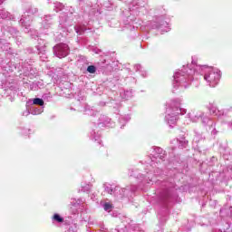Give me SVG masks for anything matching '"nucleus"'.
<instances>
[{
  "mask_svg": "<svg viewBox=\"0 0 232 232\" xmlns=\"http://www.w3.org/2000/svg\"><path fill=\"white\" fill-rule=\"evenodd\" d=\"M215 75H217V73L211 72L209 75L206 74L204 76V79H205V81H208L209 82H213V81H215V78H213V77H215Z\"/></svg>",
  "mask_w": 232,
  "mask_h": 232,
  "instance_id": "f257e3e1",
  "label": "nucleus"
},
{
  "mask_svg": "<svg viewBox=\"0 0 232 232\" xmlns=\"http://www.w3.org/2000/svg\"><path fill=\"white\" fill-rule=\"evenodd\" d=\"M33 103L36 104L37 106H44V101H43L41 98L34 99Z\"/></svg>",
  "mask_w": 232,
  "mask_h": 232,
  "instance_id": "f03ea898",
  "label": "nucleus"
},
{
  "mask_svg": "<svg viewBox=\"0 0 232 232\" xmlns=\"http://www.w3.org/2000/svg\"><path fill=\"white\" fill-rule=\"evenodd\" d=\"M108 209H111V204L110 203H105L104 204V210L108 211Z\"/></svg>",
  "mask_w": 232,
  "mask_h": 232,
  "instance_id": "39448f33",
  "label": "nucleus"
},
{
  "mask_svg": "<svg viewBox=\"0 0 232 232\" xmlns=\"http://www.w3.org/2000/svg\"><path fill=\"white\" fill-rule=\"evenodd\" d=\"M53 220H56V222H64V219L59 214H54Z\"/></svg>",
  "mask_w": 232,
  "mask_h": 232,
  "instance_id": "7ed1b4c3",
  "label": "nucleus"
},
{
  "mask_svg": "<svg viewBox=\"0 0 232 232\" xmlns=\"http://www.w3.org/2000/svg\"><path fill=\"white\" fill-rule=\"evenodd\" d=\"M96 70L97 69L93 65H90L87 67V72H89V73H95Z\"/></svg>",
  "mask_w": 232,
  "mask_h": 232,
  "instance_id": "20e7f679",
  "label": "nucleus"
}]
</instances>
